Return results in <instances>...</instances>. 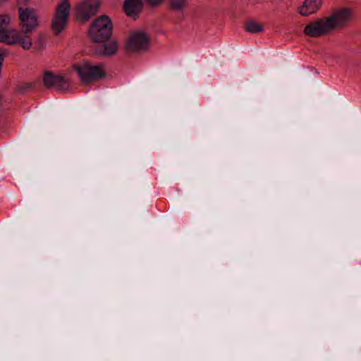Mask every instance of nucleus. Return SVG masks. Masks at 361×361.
Listing matches in <instances>:
<instances>
[{
	"label": "nucleus",
	"mask_w": 361,
	"mask_h": 361,
	"mask_svg": "<svg viewBox=\"0 0 361 361\" xmlns=\"http://www.w3.org/2000/svg\"><path fill=\"white\" fill-rule=\"evenodd\" d=\"M321 2V0H305L302 6L299 9V13L304 16L313 13L319 8Z\"/></svg>",
	"instance_id": "obj_10"
},
{
	"label": "nucleus",
	"mask_w": 361,
	"mask_h": 361,
	"mask_svg": "<svg viewBox=\"0 0 361 361\" xmlns=\"http://www.w3.org/2000/svg\"><path fill=\"white\" fill-rule=\"evenodd\" d=\"M20 30L8 28V16H0V42L13 44H19L24 49H29L33 43L32 34L38 25L35 10L30 8L18 9Z\"/></svg>",
	"instance_id": "obj_1"
},
{
	"label": "nucleus",
	"mask_w": 361,
	"mask_h": 361,
	"mask_svg": "<svg viewBox=\"0 0 361 361\" xmlns=\"http://www.w3.org/2000/svg\"><path fill=\"white\" fill-rule=\"evenodd\" d=\"M245 28L247 32L250 33H257L263 30L262 25L255 20H249L245 25Z\"/></svg>",
	"instance_id": "obj_12"
},
{
	"label": "nucleus",
	"mask_w": 361,
	"mask_h": 361,
	"mask_svg": "<svg viewBox=\"0 0 361 361\" xmlns=\"http://www.w3.org/2000/svg\"><path fill=\"white\" fill-rule=\"evenodd\" d=\"M149 45V37L141 31H137L130 35L126 43V49L130 51H145Z\"/></svg>",
	"instance_id": "obj_7"
},
{
	"label": "nucleus",
	"mask_w": 361,
	"mask_h": 361,
	"mask_svg": "<svg viewBox=\"0 0 361 361\" xmlns=\"http://www.w3.org/2000/svg\"><path fill=\"white\" fill-rule=\"evenodd\" d=\"M36 49H42L44 46V35L42 33H39L37 37V39L35 42Z\"/></svg>",
	"instance_id": "obj_13"
},
{
	"label": "nucleus",
	"mask_w": 361,
	"mask_h": 361,
	"mask_svg": "<svg viewBox=\"0 0 361 361\" xmlns=\"http://www.w3.org/2000/svg\"><path fill=\"white\" fill-rule=\"evenodd\" d=\"M352 16V11L349 8H341L336 11L328 18L319 19L307 25L304 32L306 35L317 37L326 35L337 27L347 24Z\"/></svg>",
	"instance_id": "obj_2"
},
{
	"label": "nucleus",
	"mask_w": 361,
	"mask_h": 361,
	"mask_svg": "<svg viewBox=\"0 0 361 361\" xmlns=\"http://www.w3.org/2000/svg\"><path fill=\"white\" fill-rule=\"evenodd\" d=\"M99 7V0L81 1L75 6L77 17L82 20H87L97 14Z\"/></svg>",
	"instance_id": "obj_6"
},
{
	"label": "nucleus",
	"mask_w": 361,
	"mask_h": 361,
	"mask_svg": "<svg viewBox=\"0 0 361 361\" xmlns=\"http://www.w3.org/2000/svg\"><path fill=\"white\" fill-rule=\"evenodd\" d=\"M89 36L92 41L101 43L102 52L106 55L114 54L117 49L116 42H106L111 38L112 34V25L107 16H102L95 20L89 30Z\"/></svg>",
	"instance_id": "obj_3"
},
{
	"label": "nucleus",
	"mask_w": 361,
	"mask_h": 361,
	"mask_svg": "<svg viewBox=\"0 0 361 361\" xmlns=\"http://www.w3.org/2000/svg\"><path fill=\"white\" fill-rule=\"evenodd\" d=\"M152 6H158L164 0H146Z\"/></svg>",
	"instance_id": "obj_16"
},
{
	"label": "nucleus",
	"mask_w": 361,
	"mask_h": 361,
	"mask_svg": "<svg viewBox=\"0 0 361 361\" xmlns=\"http://www.w3.org/2000/svg\"><path fill=\"white\" fill-rule=\"evenodd\" d=\"M70 4L68 0H62L57 6L56 15L52 20L51 30L54 35H59L66 27L69 15Z\"/></svg>",
	"instance_id": "obj_5"
},
{
	"label": "nucleus",
	"mask_w": 361,
	"mask_h": 361,
	"mask_svg": "<svg viewBox=\"0 0 361 361\" xmlns=\"http://www.w3.org/2000/svg\"><path fill=\"white\" fill-rule=\"evenodd\" d=\"M188 1L189 0H168V7L177 13L178 22H181L185 18L184 11Z\"/></svg>",
	"instance_id": "obj_9"
},
{
	"label": "nucleus",
	"mask_w": 361,
	"mask_h": 361,
	"mask_svg": "<svg viewBox=\"0 0 361 361\" xmlns=\"http://www.w3.org/2000/svg\"><path fill=\"white\" fill-rule=\"evenodd\" d=\"M33 87L34 85L32 83H25L20 87L19 90L22 92H25L31 90Z\"/></svg>",
	"instance_id": "obj_15"
},
{
	"label": "nucleus",
	"mask_w": 361,
	"mask_h": 361,
	"mask_svg": "<svg viewBox=\"0 0 361 361\" xmlns=\"http://www.w3.org/2000/svg\"><path fill=\"white\" fill-rule=\"evenodd\" d=\"M142 7L141 0H126L124 8L128 16H133L138 13Z\"/></svg>",
	"instance_id": "obj_11"
},
{
	"label": "nucleus",
	"mask_w": 361,
	"mask_h": 361,
	"mask_svg": "<svg viewBox=\"0 0 361 361\" xmlns=\"http://www.w3.org/2000/svg\"><path fill=\"white\" fill-rule=\"evenodd\" d=\"M43 82L47 87H53L60 91L66 90L70 85L67 78L49 71L44 73Z\"/></svg>",
	"instance_id": "obj_8"
},
{
	"label": "nucleus",
	"mask_w": 361,
	"mask_h": 361,
	"mask_svg": "<svg viewBox=\"0 0 361 361\" xmlns=\"http://www.w3.org/2000/svg\"><path fill=\"white\" fill-rule=\"evenodd\" d=\"M204 12V9L200 7H198L195 11H194L192 14V17L195 19H200L202 18V14Z\"/></svg>",
	"instance_id": "obj_14"
},
{
	"label": "nucleus",
	"mask_w": 361,
	"mask_h": 361,
	"mask_svg": "<svg viewBox=\"0 0 361 361\" xmlns=\"http://www.w3.org/2000/svg\"><path fill=\"white\" fill-rule=\"evenodd\" d=\"M75 71L84 84H88L105 75L102 65H92L87 61L76 66Z\"/></svg>",
	"instance_id": "obj_4"
}]
</instances>
